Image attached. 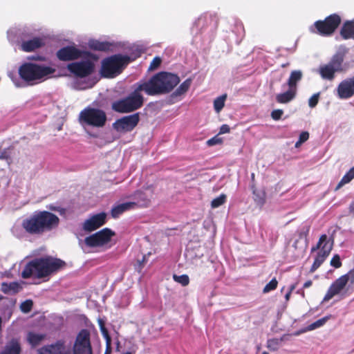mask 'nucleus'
Here are the masks:
<instances>
[{
    "label": "nucleus",
    "mask_w": 354,
    "mask_h": 354,
    "mask_svg": "<svg viewBox=\"0 0 354 354\" xmlns=\"http://www.w3.org/2000/svg\"><path fill=\"white\" fill-rule=\"evenodd\" d=\"M340 35L344 39L354 38V20L346 21L340 30Z\"/></svg>",
    "instance_id": "b1692460"
},
{
    "label": "nucleus",
    "mask_w": 354,
    "mask_h": 354,
    "mask_svg": "<svg viewBox=\"0 0 354 354\" xmlns=\"http://www.w3.org/2000/svg\"><path fill=\"white\" fill-rule=\"evenodd\" d=\"M136 51V54L132 58L128 55L117 54L104 59L102 61L100 68L101 76L113 78L120 74L124 67L136 57H140L145 50L142 48L137 47Z\"/></svg>",
    "instance_id": "20e7f679"
},
{
    "label": "nucleus",
    "mask_w": 354,
    "mask_h": 354,
    "mask_svg": "<svg viewBox=\"0 0 354 354\" xmlns=\"http://www.w3.org/2000/svg\"><path fill=\"white\" fill-rule=\"evenodd\" d=\"M79 120L82 125L102 127L106 123V115L104 111L88 106L80 112Z\"/></svg>",
    "instance_id": "1a4fd4ad"
},
{
    "label": "nucleus",
    "mask_w": 354,
    "mask_h": 354,
    "mask_svg": "<svg viewBox=\"0 0 354 354\" xmlns=\"http://www.w3.org/2000/svg\"><path fill=\"white\" fill-rule=\"evenodd\" d=\"M230 127L227 124H223L220 129V133H227L230 132Z\"/></svg>",
    "instance_id": "3c124183"
},
{
    "label": "nucleus",
    "mask_w": 354,
    "mask_h": 354,
    "mask_svg": "<svg viewBox=\"0 0 354 354\" xmlns=\"http://www.w3.org/2000/svg\"><path fill=\"white\" fill-rule=\"evenodd\" d=\"M336 95L341 100H347L354 95V75L342 80L338 84Z\"/></svg>",
    "instance_id": "a211bd4d"
},
{
    "label": "nucleus",
    "mask_w": 354,
    "mask_h": 354,
    "mask_svg": "<svg viewBox=\"0 0 354 354\" xmlns=\"http://www.w3.org/2000/svg\"><path fill=\"white\" fill-rule=\"evenodd\" d=\"M20 286L17 282L6 283L1 284V290L5 294L16 293L19 291Z\"/></svg>",
    "instance_id": "cd10ccee"
},
{
    "label": "nucleus",
    "mask_w": 354,
    "mask_h": 354,
    "mask_svg": "<svg viewBox=\"0 0 354 354\" xmlns=\"http://www.w3.org/2000/svg\"><path fill=\"white\" fill-rule=\"evenodd\" d=\"M93 85H94V82H92L90 80L81 81V80H77L73 82V87L77 90H85V89L91 88L93 86Z\"/></svg>",
    "instance_id": "473e14b6"
},
{
    "label": "nucleus",
    "mask_w": 354,
    "mask_h": 354,
    "mask_svg": "<svg viewBox=\"0 0 354 354\" xmlns=\"http://www.w3.org/2000/svg\"><path fill=\"white\" fill-rule=\"evenodd\" d=\"M254 200L259 205H263L265 203V194L263 192L254 190L253 192Z\"/></svg>",
    "instance_id": "58836bf2"
},
{
    "label": "nucleus",
    "mask_w": 354,
    "mask_h": 354,
    "mask_svg": "<svg viewBox=\"0 0 354 354\" xmlns=\"http://www.w3.org/2000/svg\"><path fill=\"white\" fill-rule=\"evenodd\" d=\"M49 209H52V210H57L55 207H52V206H50V207H49Z\"/></svg>",
    "instance_id": "e2e57ef3"
},
{
    "label": "nucleus",
    "mask_w": 354,
    "mask_h": 354,
    "mask_svg": "<svg viewBox=\"0 0 354 354\" xmlns=\"http://www.w3.org/2000/svg\"><path fill=\"white\" fill-rule=\"evenodd\" d=\"M97 322H98V324H99V326H100V330H101L102 335L104 336V337L106 338V340H107V342H108V348H109V342L111 341V338L109 335L106 328H105L104 321L101 318H98Z\"/></svg>",
    "instance_id": "4c0bfd02"
},
{
    "label": "nucleus",
    "mask_w": 354,
    "mask_h": 354,
    "mask_svg": "<svg viewBox=\"0 0 354 354\" xmlns=\"http://www.w3.org/2000/svg\"><path fill=\"white\" fill-rule=\"evenodd\" d=\"M295 288H296V284H292L290 286L288 291H290L292 292L295 290Z\"/></svg>",
    "instance_id": "bf43d9fd"
},
{
    "label": "nucleus",
    "mask_w": 354,
    "mask_h": 354,
    "mask_svg": "<svg viewBox=\"0 0 354 354\" xmlns=\"http://www.w3.org/2000/svg\"><path fill=\"white\" fill-rule=\"evenodd\" d=\"M290 295H291V292L290 291H288L286 295H285V299L286 301H288L289 299H290Z\"/></svg>",
    "instance_id": "4d7b16f0"
},
{
    "label": "nucleus",
    "mask_w": 354,
    "mask_h": 354,
    "mask_svg": "<svg viewBox=\"0 0 354 354\" xmlns=\"http://www.w3.org/2000/svg\"><path fill=\"white\" fill-rule=\"evenodd\" d=\"M226 97L227 95L225 94L216 97L214 100V109L216 113H219L224 107Z\"/></svg>",
    "instance_id": "72a5a7b5"
},
{
    "label": "nucleus",
    "mask_w": 354,
    "mask_h": 354,
    "mask_svg": "<svg viewBox=\"0 0 354 354\" xmlns=\"http://www.w3.org/2000/svg\"><path fill=\"white\" fill-rule=\"evenodd\" d=\"M32 307V301L31 300H26L21 303L20 308L23 313H29Z\"/></svg>",
    "instance_id": "a19ab883"
},
{
    "label": "nucleus",
    "mask_w": 354,
    "mask_h": 354,
    "mask_svg": "<svg viewBox=\"0 0 354 354\" xmlns=\"http://www.w3.org/2000/svg\"><path fill=\"white\" fill-rule=\"evenodd\" d=\"M3 299V296L0 295V300Z\"/></svg>",
    "instance_id": "338daca9"
},
{
    "label": "nucleus",
    "mask_w": 354,
    "mask_h": 354,
    "mask_svg": "<svg viewBox=\"0 0 354 354\" xmlns=\"http://www.w3.org/2000/svg\"><path fill=\"white\" fill-rule=\"evenodd\" d=\"M330 265L335 268H338L342 266L340 257L338 254H335L333 257L330 260Z\"/></svg>",
    "instance_id": "c03bdc74"
},
{
    "label": "nucleus",
    "mask_w": 354,
    "mask_h": 354,
    "mask_svg": "<svg viewBox=\"0 0 354 354\" xmlns=\"http://www.w3.org/2000/svg\"><path fill=\"white\" fill-rule=\"evenodd\" d=\"M283 114V111L281 109H275L273 110L271 113V116L273 120H279L282 115Z\"/></svg>",
    "instance_id": "49530a36"
},
{
    "label": "nucleus",
    "mask_w": 354,
    "mask_h": 354,
    "mask_svg": "<svg viewBox=\"0 0 354 354\" xmlns=\"http://www.w3.org/2000/svg\"><path fill=\"white\" fill-rule=\"evenodd\" d=\"M0 354H3L2 353H1Z\"/></svg>",
    "instance_id": "774afa93"
},
{
    "label": "nucleus",
    "mask_w": 354,
    "mask_h": 354,
    "mask_svg": "<svg viewBox=\"0 0 354 354\" xmlns=\"http://www.w3.org/2000/svg\"><path fill=\"white\" fill-rule=\"evenodd\" d=\"M106 220V214L105 212L93 214L84 222L83 229L86 232L94 231L104 225Z\"/></svg>",
    "instance_id": "6ab92c4d"
},
{
    "label": "nucleus",
    "mask_w": 354,
    "mask_h": 354,
    "mask_svg": "<svg viewBox=\"0 0 354 354\" xmlns=\"http://www.w3.org/2000/svg\"><path fill=\"white\" fill-rule=\"evenodd\" d=\"M44 45L43 39L40 37H34L32 39L24 41L21 48L24 52H32Z\"/></svg>",
    "instance_id": "412c9836"
},
{
    "label": "nucleus",
    "mask_w": 354,
    "mask_h": 354,
    "mask_svg": "<svg viewBox=\"0 0 354 354\" xmlns=\"http://www.w3.org/2000/svg\"><path fill=\"white\" fill-rule=\"evenodd\" d=\"M236 31L239 34V39L237 41V43L239 44L245 35L244 28L242 24H239L236 25Z\"/></svg>",
    "instance_id": "09e8293b"
},
{
    "label": "nucleus",
    "mask_w": 354,
    "mask_h": 354,
    "mask_svg": "<svg viewBox=\"0 0 354 354\" xmlns=\"http://www.w3.org/2000/svg\"><path fill=\"white\" fill-rule=\"evenodd\" d=\"M347 51L345 47L341 46L327 64L319 66L318 72L322 79L333 80L336 73L345 70L344 60Z\"/></svg>",
    "instance_id": "0eeeda50"
},
{
    "label": "nucleus",
    "mask_w": 354,
    "mask_h": 354,
    "mask_svg": "<svg viewBox=\"0 0 354 354\" xmlns=\"http://www.w3.org/2000/svg\"><path fill=\"white\" fill-rule=\"evenodd\" d=\"M331 315L325 316L315 322L310 324L306 327V331L313 330L316 328L323 326L326 322L330 318Z\"/></svg>",
    "instance_id": "2f4dec72"
},
{
    "label": "nucleus",
    "mask_w": 354,
    "mask_h": 354,
    "mask_svg": "<svg viewBox=\"0 0 354 354\" xmlns=\"http://www.w3.org/2000/svg\"><path fill=\"white\" fill-rule=\"evenodd\" d=\"M192 84V80L188 78L185 80L183 83L180 84V86L177 88V89L173 93L174 96H179L184 93H185L188 89L189 88Z\"/></svg>",
    "instance_id": "7c9ffc66"
},
{
    "label": "nucleus",
    "mask_w": 354,
    "mask_h": 354,
    "mask_svg": "<svg viewBox=\"0 0 354 354\" xmlns=\"http://www.w3.org/2000/svg\"><path fill=\"white\" fill-rule=\"evenodd\" d=\"M114 235V232L106 227L86 237L84 240L80 239L79 244L83 249L84 247L90 248L104 247L109 243Z\"/></svg>",
    "instance_id": "9d476101"
},
{
    "label": "nucleus",
    "mask_w": 354,
    "mask_h": 354,
    "mask_svg": "<svg viewBox=\"0 0 354 354\" xmlns=\"http://www.w3.org/2000/svg\"><path fill=\"white\" fill-rule=\"evenodd\" d=\"M287 335H284L280 338H272L267 341V347L272 351H277L281 346L282 342L286 340Z\"/></svg>",
    "instance_id": "a878e982"
},
{
    "label": "nucleus",
    "mask_w": 354,
    "mask_h": 354,
    "mask_svg": "<svg viewBox=\"0 0 354 354\" xmlns=\"http://www.w3.org/2000/svg\"><path fill=\"white\" fill-rule=\"evenodd\" d=\"M333 248V242L328 240L326 234H322L319 237L316 245L311 248V252L319 250L315 256V261L310 268V272H314L326 259Z\"/></svg>",
    "instance_id": "f8f14e48"
},
{
    "label": "nucleus",
    "mask_w": 354,
    "mask_h": 354,
    "mask_svg": "<svg viewBox=\"0 0 354 354\" xmlns=\"http://www.w3.org/2000/svg\"><path fill=\"white\" fill-rule=\"evenodd\" d=\"M311 285H312V281L308 280L304 283L303 288H309Z\"/></svg>",
    "instance_id": "5fc2aeb1"
},
{
    "label": "nucleus",
    "mask_w": 354,
    "mask_h": 354,
    "mask_svg": "<svg viewBox=\"0 0 354 354\" xmlns=\"http://www.w3.org/2000/svg\"><path fill=\"white\" fill-rule=\"evenodd\" d=\"M135 206L136 203L133 202L116 204L113 206L111 210V215L113 218H117L124 212L133 209Z\"/></svg>",
    "instance_id": "aec40b11"
},
{
    "label": "nucleus",
    "mask_w": 354,
    "mask_h": 354,
    "mask_svg": "<svg viewBox=\"0 0 354 354\" xmlns=\"http://www.w3.org/2000/svg\"><path fill=\"white\" fill-rule=\"evenodd\" d=\"M59 219L48 211L36 212L31 216L24 219L21 225L29 234H39L57 227Z\"/></svg>",
    "instance_id": "f03ea898"
},
{
    "label": "nucleus",
    "mask_w": 354,
    "mask_h": 354,
    "mask_svg": "<svg viewBox=\"0 0 354 354\" xmlns=\"http://www.w3.org/2000/svg\"><path fill=\"white\" fill-rule=\"evenodd\" d=\"M221 142H222V139L221 138L218 137L217 136L212 138L211 139H209L207 141V144L209 146L218 145V144H221Z\"/></svg>",
    "instance_id": "de8ad7c7"
},
{
    "label": "nucleus",
    "mask_w": 354,
    "mask_h": 354,
    "mask_svg": "<svg viewBox=\"0 0 354 354\" xmlns=\"http://www.w3.org/2000/svg\"><path fill=\"white\" fill-rule=\"evenodd\" d=\"M94 63L89 59L74 62L67 65V69L77 77H86L94 71Z\"/></svg>",
    "instance_id": "4468645a"
},
{
    "label": "nucleus",
    "mask_w": 354,
    "mask_h": 354,
    "mask_svg": "<svg viewBox=\"0 0 354 354\" xmlns=\"http://www.w3.org/2000/svg\"><path fill=\"white\" fill-rule=\"evenodd\" d=\"M173 278L176 282L180 283L183 286H187L189 283V278L187 274H174Z\"/></svg>",
    "instance_id": "f704fd0d"
},
{
    "label": "nucleus",
    "mask_w": 354,
    "mask_h": 354,
    "mask_svg": "<svg viewBox=\"0 0 354 354\" xmlns=\"http://www.w3.org/2000/svg\"><path fill=\"white\" fill-rule=\"evenodd\" d=\"M8 158V156L7 154L6 151H3L1 152V153H0V159L1 160L7 159Z\"/></svg>",
    "instance_id": "864d4df0"
},
{
    "label": "nucleus",
    "mask_w": 354,
    "mask_h": 354,
    "mask_svg": "<svg viewBox=\"0 0 354 354\" xmlns=\"http://www.w3.org/2000/svg\"><path fill=\"white\" fill-rule=\"evenodd\" d=\"M73 354H93L90 341V334L86 329L81 330L76 336L73 346Z\"/></svg>",
    "instance_id": "ddd939ff"
},
{
    "label": "nucleus",
    "mask_w": 354,
    "mask_h": 354,
    "mask_svg": "<svg viewBox=\"0 0 354 354\" xmlns=\"http://www.w3.org/2000/svg\"><path fill=\"white\" fill-rule=\"evenodd\" d=\"M111 353V341L109 342V347L108 348V342L106 341V348L105 354H109Z\"/></svg>",
    "instance_id": "6e6d98bb"
},
{
    "label": "nucleus",
    "mask_w": 354,
    "mask_h": 354,
    "mask_svg": "<svg viewBox=\"0 0 354 354\" xmlns=\"http://www.w3.org/2000/svg\"><path fill=\"white\" fill-rule=\"evenodd\" d=\"M44 337L45 335L30 332L27 335V340L32 346H36Z\"/></svg>",
    "instance_id": "c85d7f7f"
},
{
    "label": "nucleus",
    "mask_w": 354,
    "mask_h": 354,
    "mask_svg": "<svg viewBox=\"0 0 354 354\" xmlns=\"http://www.w3.org/2000/svg\"><path fill=\"white\" fill-rule=\"evenodd\" d=\"M309 138V133L307 131H303L300 133L299 137V140L302 142L303 143L306 142Z\"/></svg>",
    "instance_id": "8fccbe9b"
},
{
    "label": "nucleus",
    "mask_w": 354,
    "mask_h": 354,
    "mask_svg": "<svg viewBox=\"0 0 354 354\" xmlns=\"http://www.w3.org/2000/svg\"><path fill=\"white\" fill-rule=\"evenodd\" d=\"M226 201V196L225 194H221L219 196L212 200L211 206L212 208H216L225 203Z\"/></svg>",
    "instance_id": "e433bc0d"
},
{
    "label": "nucleus",
    "mask_w": 354,
    "mask_h": 354,
    "mask_svg": "<svg viewBox=\"0 0 354 354\" xmlns=\"http://www.w3.org/2000/svg\"><path fill=\"white\" fill-rule=\"evenodd\" d=\"M297 91L288 87L286 92L276 95L275 100L279 104H287L291 102L296 96Z\"/></svg>",
    "instance_id": "5701e85b"
},
{
    "label": "nucleus",
    "mask_w": 354,
    "mask_h": 354,
    "mask_svg": "<svg viewBox=\"0 0 354 354\" xmlns=\"http://www.w3.org/2000/svg\"><path fill=\"white\" fill-rule=\"evenodd\" d=\"M141 91H143V90L138 82L135 84L133 91L127 97L112 103V109L115 112L124 113L133 112L141 108L144 102V97L140 93Z\"/></svg>",
    "instance_id": "423d86ee"
},
{
    "label": "nucleus",
    "mask_w": 354,
    "mask_h": 354,
    "mask_svg": "<svg viewBox=\"0 0 354 354\" xmlns=\"http://www.w3.org/2000/svg\"><path fill=\"white\" fill-rule=\"evenodd\" d=\"M180 82L179 77L171 73L160 72L147 81L138 83L148 95H158L169 93Z\"/></svg>",
    "instance_id": "f257e3e1"
},
{
    "label": "nucleus",
    "mask_w": 354,
    "mask_h": 354,
    "mask_svg": "<svg viewBox=\"0 0 354 354\" xmlns=\"http://www.w3.org/2000/svg\"><path fill=\"white\" fill-rule=\"evenodd\" d=\"M91 55V53L82 51L72 46L63 47L57 52V58L62 61L75 60L82 57H90Z\"/></svg>",
    "instance_id": "f3484780"
},
{
    "label": "nucleus",
    "mask_w": 354,
    "mask_h": 354,
    "mask_svg": "<svg viewBox=\"0 0 354 354\" xmlns=\"http://www.w3.org/2000/svg\"><path fill=\"white\" fill-rule=\"evenodd\" d=\"M350 209L351 211H354V202L351 204Z\"/></svg>",
    "instance_id": "680f3d73"
},
{
    "label": "nucleus",
    "mask_w": 354,
    "mask_h": 354,
    "mask_svg": "<svg viewBox=\"0 0 354 354\" xmlns=\"http://www.w3.org/2000/svg\"><path fill=\"white\" fill-rule=\"evenodd\" d=\"M207 21V18L205 16H201L198 17V19L194 22V26L192 28L193 32L194 31V28L196 29V32H197L199 29H202Z\"/></svg>",
    "instance_id": "c9c22d12"
},
{
    "label": "nucleus",
    "mask_w": 354,
    "mask_h": 354,
    "mask_svg": "<svg viewBox=\"0 0 354 354\" xmlns=\"http://www.w3.org/2000/svg\"><path fill=\"white\" fill-rule=\"evenodd\" d=\"M297 293L300 294L302 296V297H304L305 296L304 292L302 290H297Z\"/></svg>",
    "instance_id": "052dcab7"
},
{
    "label": "nucleus",
    "mask_w": 354,
    "mask_h": 354,
    "mask_svg": "<svg viewBox=\"0 0 354 354\" xmlns=\"http://www.w3.org/2000/svg\"><path fill=\"white\" fill-rule=\"evenodd\" d=\"M341 23V18L337 14L327 17L324 21H317L313 26L310 28V32L317 33L322 36L331 35Z\"/></svg>",
    "instance_id": "9b49d317"
},
{
    "label": "nucleus",
    "mask_w": 354,
    "mask_h": 354,
    "mask_svg": "<svg viewBox=\"0 0 354 354\" xmlns=\"http://www.w3.org/2000/svg\"><path fill=\"white\" fill-rule=\"evenodd\" d=\"M122 354H131V352L127 351V352L124 353H122Z\"/></svg>",
    "instance_id": "0e129e2a"
},
{
    "label": "nucleus",
    "mask_w": 354,
    "mask_h": 354,
    "mask_svg": "<svg viewBox=\"0 0 354 354\" xmlns=\"http://www.w3.org/2000/svg\"><path fill=\"white\" fill-rule=\"evenodd\" d=\"M21 351V347L19 344L16 340L11 341L6 346L4 350L1 352L3 354H19Z\"/></svg>",
    "instance_id": "bb28decb"
},
{
    "label": "nucleus",
    "mask_w": 354,
    "mask_h": 354,
    "mask_svg": "<svg viewBox=\"0 0 354 354\" xmlns=\"http://www.w3.org/2000/svg\"><path fill=\"white\" fill-rule=\"evenodd\" d=\"M354 291V288L348 285L345 276H341L335 280L328 288L322 303L331 299L333 297L338 295L341 299L350 296Z\"/></svg>",
    "instance_id": "6e6552de"
},
{
    "label": "nucleus",
    "mask_w": 354,
    "mask_h": 354,
    "mask_svg": "<svg viewBox=\"0 0 354 354\" xmlns=\"http://www.w3.org/2000/svg\"><path fill=\"white\" fill-rule=\"evenodd\" d=\"M262 354H269V353L268 352H266V351H264V352H263Z\"/></svg>",
    "instance_id": "69168bd1"
},
{
    "label": "nucleus",
    "mask_w": 354,
    "mask_h": 354,
    "mask_svg": "<svg viewBox=\"0 0 354 354\" xmlns=\"http://www.w3.org/2000/svg\"><path fill=\"white\" fill-rule=\"evenodd\" d=\"M302 78V73L301 71H293L288 80V85L290 88L297 91V84Z\"/></svg>",
    "instance_id": "393cba45"
},
{
    "label": "nucleus",
    "mask_w": 354,
    "mask_h": 354,
    "mask_svg": "<svg viewBox=\"0 0 354 354\" xmlns=\"http://www.w3.org/2000/svg\"><path fill=\"white\" fill-rule=\"evenodd\" d=\"M55 70L43 64L26 62L19 68L20 77L29 84L33 85L48 79Z\"/></svg>",
    "instance_id": "39448f33"
},
{
    "label": "nucleus",
    "mask_w": 354,
    "mask_h": 354,
    "mask_svg": "<svg viewBox=\"0 0 354 354\" xmlns=\"http://www.w3.org/2000/svg\"><path fill=\"white\" fill-rule=\"evenodd\" d=\"M161 62H162V59L160 57H158V56L155 57L149 65V71L156 70V68H158L159 67V66L161 64Z\"/></svg>",
    "instance_id": "79ce46f5"
},
{
    "label": "nucleus",
    "mask_w": 354,
    "mask_h": 354,
    "mask_svg": "<svg viewBox=\"0 0 354 354\" xmlns=\"http://www.w3.org/2000/svg\"><path fill=\"white\" fill-rule=\"evenodd\" d=\"M343 276L346 277V281L348 283V285H352L354 283V269L351 270L348 273L344 274Z\"/></svg>",
    "instance_id": "a18cd8bd"
},
{
    "label": "nucleus",
    "mask_w": 354,
    "mask_h": 354,
    "mask_svg": "<svg viewBox=\"0 0 354 354\" xmlns=\"http://www.w3.org/2000/svg\"><path fill=\"white\" fill-rule=\"evenodd\" d=\"M64 262L58 259L50 257L35 259L28 262L24 267L21 277L24 279H41L58 270Z\"/></svg>",
    "instance_id": "7ed1b4c3"
},
{
    "label": "nucleus",
    "mask_w": 354,
    "mask_h": 354,
    "mask_svg": "<svg viewBox=\"0 0 354 354\" xmlns=\"http://www.w3.org/2000/svg\"><path fill=\"white\" fill-rule=\"evenodd\" d=\"M139 121V113H136L117 120L113 126L118 132H129L138 125Z\"/></svg>",
    "instance_id": "dca6fc26"
},
{
    "label": "nucleus",
    "mask_w": 354,
    "mask_h": 354,
    "mask_svg": "<svg viewBox=\"0 0 354 354\" xmlns=\"http://www.w3.org/2000/svg\"><path fill=\"white\" fill-rule=\"evenodd\" d=\"M90 48L95 50L108 51L113 46V44L109 41H100L96 39H90L88 42Z\"/></svg>",
    "instance_id": "4be33fe9"
},
{
    "label": "nucleus",
    "mask_w": 354,
    "mask_h": 354,
    "mask_svg": "<svg viewBox=\"0 0 354 354\" xmlns=\"http://www.w3.org/2000/svg\"><path fill=\"white\" fill-rule=\"evenodd\" d=\"M143 194L142 192H138L136 194V198H140L143 200L144 203L142 204V205H146L149 202V200L147 199V198H144V196H142Z\"/></svg>",
    "instance_id": "603ef678"
},
{
    "label": "nucleus",
    "mask_w": 354,
    "mask_h": 354,
    "mask_svg": "<svg viewBox=\"0 0 354 354\" xmlns=\"http://www.w3.org/2000/svg\"><path fill=\"white\" fill-rule=\"evenodd\" d=\"M319 98V93H315L308 100V105L310 108H314L317 106Z\"/></svg>",
    "instance_id": "37998d69"
},
{
    "label": "nucleus",
    "mask_w": 354,
    "mask_h": 354,
    "mask_svg": "<svg viewBox=\"0 0 354 354\" xmlns=\"http://www.w3.org/2000/svg\"><path fill=\"white\" fill-rule=\"evenodd\" d=\"M302 143H303L302 142H301L300 140H298L296 142V143H295V147H296V148H298L299 147H300V146H301V145Z\"/></svg>",
    "instance_id": "13d9d810"
},
{
    "label": "nucleus",
    "mask_w": 354,
    "mask_h": 354,
    "mask_svg": "<svg viewBox=\"0 0 354 354\" xmlns=\"http://www.w3.org/2000/svg\"><path fill=\"white\" fill-rule=\"evenodd\" d=\"M354 178V167L351 168L342 177L341 180L335 187V190L339 189L343 185L350 183Z\"/></svg>",
    "instance_id": "c756f323"
},
{
    "label": "nucleus",
    "mask_w": 354,
    "mask_h": 354,
    "mask_svg": "<svg viewBox=\"0 0 354 354\" xmlns=\"http://www.w3.org/2000/svg\"><path fill=\"white\" fill-rule=\"evenodd\" d=\"M37 354H73L72 346L66 340L58 339L39 348Z\"/></svg>",
    "instance_id": "2eb2a0df"
},
{
    "label": "nucleus",
    "mask_w": 354,
    "mask_h": 354,
    "mask_svg": "<svg viewBox=\"0 0 354 354\" xmlns=\"http://www.w3.org/2000/svg\"><path fill=\"white\" fill-rule=\"evenodd\" d=\"M278 284V281L275 278L272 279L268 283H267L263 288V293H268L272 290H274L277 288Z\"/></svg>",
    "instance_id": "ea45409f"
}]
</instances>
